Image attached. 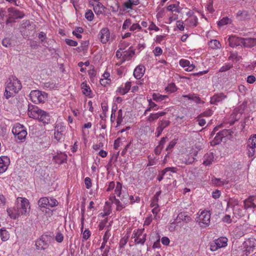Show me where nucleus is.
Wrapping results in <instances>:
<instances>
[{
	"label": "nucleus",
	"mask_w": 256,
	"mask_h": 256,
	"mask_svg": "<svg viewBox=\"0 0 256 256\" xmlns=\"http://www.w3.org/2000/svg\"><path fill=\"white\" fill-rule=\"evenodd\" d=\"M21 88L20 81L16 76H12L7 81L4 96L6 99H8L14 96Z\"/></svg>",
	"instance_id": "nucleus-1"
},
{
	"label": "nucleus",
	"mask_w": 256,
	"mask_h": 256,
	"mask_svg": "<svg viewBox=\"0 0 256 256\" xmlns=\"http://www.w3.org/2000/svg\"><path fill=\"white\" fill-rule=\"evenodd\" d=\"M38 120L44 124H48L50 122V116L47 112L33 106V119Z\"/></svg>",
	"instance_id": "nucleus-2"
},
{
	"label": "nucleus",
	"mask_w": 256,
	"mask_h": 256,
	"mask_svg": "<svg viewBox=\"0 0 256 256\" xmlns=\"http://www.w3.org/2000/svg\"><path fill=\"white\" fill-rule=\"evenodd\" d=\"M144 228H138L133 231L131 238L134 239L135 244L144 245L146 238V234L144 233Z\"/></svg>",
	"instance_id": "nucleus-3"
},
{
	"label": "nucleus",
	"mask_w": 256,
	"mask_h": 256,
	"mask_svg": "<svg viewBox=\"0 0 256 256\" xmlns=\"http://www.w3.org/2000/svg\"><path fill=\"white\" fill-rule=\"evenodd\" d=\"M16 207L21 215H25L30 212V202L26 198H18L16 200Z\"/></svg>",
	"instance_id": "nucleus-4"
},
{
	"label": "nucleus",
	"mask_w": 256,
	"mask_h": 256,
	"mask_svg": "<svg viewBox=\"0 0 256 256\" xmlns=\"http://www.w3.org/2000/svg\"><path fill=\"white\" fill-rule=\"evenodd\" d=\"M8 18L6 21V24L12 23L15 22V20L24 17V14L15 8H10L8 9Z\"/></svg>",
	"instance_id": "nucleus-5"
},
{
	"label": "nucleus",
	"mask_w": 256,
	"mask_h": 256,
	"mask_svg": "<svg viewBox=\"0 0 256 256\" xmlns=\"http://www.w3.org/2000/svg\"><path fill=\"white\" fill-rule=\"evenodd\" d=\"M256 246V241L254 238H250L245 241L243 244L242 252L246 256L252 253Z\"/></svg>",
	"instance_id": "nucleus-6"
},
{
	"label": "nucleus",
	"mask_w": 256,
	"mask_h": 256,
	"mask_svg": "<svg viewBox=\"0 0 256 256\" xmlns=\"http://www.w3.org/2000/svg\"><path fill=\"white\" fill-rule=\"evenodd\" d=\"M12 132L15 136L20 140L24 139L27 135V132L24 130V126L20 124H16L14 126L12 129Z\"/></svg>",
	"instance_id": "nucleus-7"
},
{
	"label": "nucleus",
	"mask_w": 256,
	"mask_h": 256,
	"mask_svg": "<svg viewBox=\"0 0 256 256\" xmlns=\"http://www.w3.org/2000/svg\"><path fill=\"white\" fill-rule=\"evenodd\" d=\"M58 202L55 198H48L46 197L40 198L38 202V204L40 207L46 208L56 206L58 205Z\"/></svg>",
	"instance_id": "nucleus-8"
},
{
	"label": "nucleus",
	"mask_w": 256,
	"mask_h": 256,
	"mask_svg": "<svg viewBox=\"0 0 256 256\" xmlns=\"http://www.w3.org/2000/svg\"><path fill=\"white\" fill-rule=\"evenodd\" d=\"M254 14V9L239 10L236 14V18L240 21L248 20Z\"/></svg>",
	"instance_id": "nucleus-9"
},
{
	"label": "nucleus",
	"mask_w": 256,
	"mask_h": 256,
	"mask_svg": "<svg viewBox=\"0 0 256 256\" xmlns=\"http://www.w3.org/2000/svg\"><path fill=\"white\" fill-rule=\"evenodd\" d=\"M228 239L225 237H221L215 240L210 244V250L214 252L218 248L226 247L227 246Z\"/></svg>",
	"instance_id": "nucleus-10"
},
{
	"label": "nucleus",
	"mask_w": 256,
	"mask_h": 256,
	"mask_svg": "<svg viewBox=\"0 0 256 256\" xmlns=\"http://www.w3.org/2000/svg\"><path fill=\"white\" fill-rule=\"evenodd\" d=\"M47 95L45 92L34 90H33V103L38 104L40 103H44Z\"/></svg>",
	"instance_id": "nucleus-11"
},
{
	"label": "nucleus",
	"mask_w": 256,
	"mask_h": 256,
	"mask_svg": "<svg viewBox=\"0 0 256 256\" xmlns=\"http://www.w3.org/2000/svg\"><path fill=\"white\" fill-rule=\"evenodd\" d=\"M170 124L169 120L162 119L158 120L157 124V128H156V136L159 137L162 134L164 128L168 127Z\"/></svg>",
	"instance_id": "nucleus-12"
},
{
	"label": "nucleus",
	"mask_w": 256,
	"mask_h": 256,
	"mask_svg": "<svg viewBox=\"0 0 256 256\" xmlns=\"http://www.w3.org/2000/svg\"><path fill=\"white\" fill-rule=\"evenodd\" d=\"M100 40L102 44H106L110 38V32L108 28H102L98 34Z\"/></svg>",
	"instance_id": "nucleus-13"
},
{
	"label": "nucleus",
	"mask_w": 256,
	"mask_h": 256,
	"mask_svg": "<svg viewBox=\"0 0 256 256\" xmlns=\"http://www.w3.org/2000/svg\"><path fill=\"white\" fill-rule=\"evenodd\" d=\"M227 98V96L223 92L214 94L210 98V103L212 104L218 105V103L222 102Z\"/></svg>",
	"instance_id": "nucleus-14"
},
{
	"label": "nucleus",
	"mask_w": 256,
	"mask_h": 256,
	"mask_svg": "<svg viewBox=\"0 0 256 256\" xmlns=\"http://www.w3.org/2000/svg\"><path fill=\"white\" fill-rule=\"evenodd\" d=\"M210 215L209 212L202 211L199 216L200 222L202 223L204 225V226H208L210 220Z\"/></svg>",
	"instance_id": "nucleus-15"
},
{
	"label": "nucleus",
	"mask_w": 256,
	"mask_h": 256,
	"mask_svg": "<svg viewBox=\"0 0 256 256\" xmlns=\"http://www.w3.org/2000/svg\"><path fill=\"white\" fill-rule=\"evenodd\" d=\"M166 114V112H158L156 113H151L146 118V122L150 124L154 122L160 117Z\"/></svg>",
	"instance_id": "nucleus-16"
},
{
	"label": "nucleus",
	"mask_w": 256,
	"mask_h": 256,
	"mask_svg": "<svg viewBox=\"0 0 256 256\" xmlns=\"http://www.w3.org/2000/svg\"><path fill=\"white\" fill-rule=\"evenodd\" d=\"M256 198L254 196H250L244 201V210L252 209V210L256 208L255 204Z\"/></svg>",
	"instance_id": "nucleus-17"
},
{
	"label": "nucleus",
	"mask_w": 256,
	"mask_h": 256,
	"mask_svg": "<svg viewBox=\"0 0 256 256\" xmlns=\"http://www.w3.org/2000/svg\"><path fill=\"white\" fill-rule=\"evenodd\" d=\"M48 238V235L42 236L36 242V246L38 250H46L48 246L46 242V238Z\"/></svg>",
	"instance_id": "nucleus-18"
},
{
	"label": "nucleus",
	"mask_w": 256,
	"mask_h": 256,
	"mask_svg": "<svg viewBox=\"0 0 256 256\" xmlns=\"http://www.w3.org/2000/svg\"><path fill=\"white\" fill-rule=\"evenodd\" d=\"M242 38L235 36H230L228 39L229 45L230 47L234 48L242 45Z\"/></svg>",
	"instance_id": "nucleus-19"
},
{
	"label": "nucleus",
	"mask_w": 256,
	"mask_h": 256,
	"mask_svg": "<svg viewBox=\"0 0 256 256\" xmlns=\"http://www.w3.org/2000/svg\"><path fill=\"white\" fill-rule=\"evenodd\" d=\"M230 134L229 130L224 129L218 132L214 137V140L216 144H218L222 141L223 138L227 136Z\"/></svg>",
	"instance_id": "nucleus-20"
},
{
	"label": "nucleus",
	"mask_w": 256,
	"mask_h": 256,
	"mask_svg": "<svg viewBox=\"0 0 256 256\" xmlns=\"http://www.w3.org/2000/svg\"><path fill=\"white\" fill-rule=\"evenodd\" d=\"M214 156L212 152H208L203 156L202 164L205 166L211 165L214 160Z\"/></svg>",
	"instance_id": "nucleus-21"
},
{
	"label": "nucleus",
	"mask_w": 256,
	"mask_h": 256,
	"mask_svg": "<svg viewBox=\"0 0 256 256\" xmlns=\"http://www.w3.org/2000/svg\"><path fill=\"white\" fill-rule=\"evenodd\" d=\"M145 67L142 65L136 66L134 71V76L137 80H140L144 75Z\"/></svg>",
	"instance_id": "nucleus-22"
},
{
	"label": "nucleus",
	"mask_w": 256,
	"mask_h": 256,
	"mask_svg": "<svg viewBox=\"0 0 256 256\" xmlns=\"http://www.w3.org/2000/svg\"><path fill=\"white\" fill-rule=\"evenodd\" d=\"M67 155L63 152H60L54 157V162L58 164H62L66 162Z\"/></svg>",
	"instance_id": "nucleus-23"
},
{
	"label": "nucleus",
	"mask_w": 256,
	"mask_h": 256,
	"mask_svg": "<svg viewBox=\"0 0 256 256\" xmlns=\"http://www.w3.org/2000/svg\"><path fill=\"white\" fill-rule=\"evenodd\" d=\"M242 46L244 48H252L256 46V38H243Z\"/></svg>",
	"instance_id": "nucleus-24"
},
{
	"label": "nucleus",
	"mask_w": 256,
	"mask_h": 256,
	"mask_svg": "<svg viewBox=\"0 0 256 256\" xmlns=\"http://www.w3.org/2000/svg\"><path fill=\"white\" fill-rule=\"evenodd\" d=\"M134 54V50H132V46L130 47L128 50H125L123 52V56L122 62L130 60Z\"/></svg>",
	"instance_id": "nucleus-25"
},
{
	"label": "nucleus",
	"mask_w": 256,
	"mask_h": 256,
	"mask_svg": "<svg viewBox=\"0 0 256 256\" xmlns=\"http://www.w3.org/2000/svg\"><path fill=\"white\" fill-rule=\"evenodd\" d=\"M131 88V82H127L125 84L124 86H121L118 88L117 92L122 95H124L126 94L130 90Z\"/></svg>",
	"instance_id": "nucleus-26"
},
{
	"label": "nucleus",
	"mask_w": 256,
	"mask_h": 256,
	"mask_svg": "<svg viewBox=\"0 0 256 256\" xmlns=\"http://www.w3.org/2000/svg\"><path fill=\"white\" fill-rule=\"evenodd\" d=\"M20 212L17 208L7 209V212L8 216L13 219H16L19 216L21 215V213Z\"/></svg>",
	"instance_id": "nucleus-27"
},
{
	"label": "nucleus",
	"mask_w": 256,
	"mask_h": 256,
	"mask_svg": "<svg viewBox=\"0 0 256 256\" xmlns=\"http://www.w3.org/2000/svg\"><path fill=\"white\" fill-rule=\"evenodd\" d=\"M104 6L101 3L98 2L96 5L94 6V10L96 14L98 15L104 12Z\"/></svg>",
	"instance_id": "nucleus-28"
},
{
	"label": "nucleus",
	"mask_w": 256,
	"mask_h": 256,
	"mask_svg": "<svg viewBox=\"0 0 256 256\" xmlns=\"http://www.w3.org/2000/svg\"><path fill=\"white\" fill-rule=\"evenodd\" d=\"M208 45L210 48L214 50L220 49L221 48V44L220 42L216 40H210L208 43Z\"/></svg>",
	"instance_id": "nucleus-29"
},
{
	"label": "nucleus",
	"mask_w": 256,
	"mask_h": 256,
	"mask_svg": "<svg viewBox=\"0 0 256 256\" xmlns=\"http://www.w3.org/2000/svg\"><path fill=\"white\" fill-rule=\"evenodd\" d=\"M196 160V158L191 156L190 152H189L188 154L186 155L184 158L183 162L186 164H192Z\"/></svg>",
	"instance_id": "nucleus-30"
},
{
	"label": "nucleus",
	"mask_w": 256,
	"mask_h": 256,
	"mask_svg": "<svg viewBox=\"0 0 256 256\" xmlns=\"http://www.w3.org/2000/svg\"><path fill=\"white\" fill-rule=\"evenodd\" d=\"M113 198H114V202L116 205V210L120 211L123 208H126V206H125V204H124V203H122V202L121 200H120L118 199H116V198L115 196H114L113 197Z\"/></svg>",
	"instance_id": "nucleus-31"
},
{
	"label": "nucleus",
	"mask_w": 256,
	"mask_h": 256,
	"mask_svg": "<svg viewBox=\"0 0 256 256\" xmlns=\"http://www.w3.org/2000/svg\"><path fill=\"white\" fill-rule=\"evenodd\" d=\"M0 236L2 241L5 242L10 238V234L4 228L0 230Z\"/></svg>",
	"instance_id": "nucleus-32"
},
{
	"label": "nucleus",
	"mask_w": 256,
	"mask_h": 256,
	"mask_svg": "<svg viewBox=\"0 0 256 256\" xmlns=\"http://www.w3.org/2000/svg\"><path fill=\"white\" fill-rule=\"evenodd\" d=\"M233 214L236 218H240L244 216L242 210L240 206H235L233 208Z\"/></svg>",
	"instance_id": "nucleus-33"
},
{
	"label": "nucleus",
	"mask_w": 256,
	"mask_h": 256,
	"mask_svg": "<svg viewBox=\"0 0 256 256\" xmlns=\"http://www.w3.org/2000/svg\"><path fill=\"white\" fill-rule=\"evenodd\" d=\"M81 86L83 94L86 96H90L92 92L90 86L84 82H82Z\"/></svg>",
	"instance_id": "nucleus-34"
},
{
	"label": "nucleus",
	"mask_w": 256,
	"mask_h": 256,
	"mask_svg": "<svg viewBox=\"0 0 256 256\" xmlns=\"http://www.w3.org/2000/svg\"><path fill=\"white\" fill-rule=\"evenodd\" d=\"M152 98L156 102H161L168 98V96L166 95H162L160 94H153Z\"/></svg>",
	"instance_id": "nucleus-35"
},
{
	"label": "nucleus",
	"mask_w": 256,
	"mask_h": 256,
	"mask_svg": "<svg viewBox=\"0 0 256 256\" xmlns=\"http://www.w3.org/2000/svg\"><path fill=\"white\" fill-rule=\"evenodd\" d=\"M38 38L42 45L46 46L44 44L47 42L46 34L44 32H41L38 34Z\"/></svg>",
	"instance_id": "nucleus-36"
},
{
	"label": "nucleus",
	"mask_w": 256,
	"mask_h": 256,
	"mask_svg": "<svg viewBox=\"0 0 256 256\" xmlns=\"http://www.w3.org/2000/svg\"><path fill=\"white\" fill-rule=\"evenodd\" d=\"M248 146L256 148V134L252 136L248 139Z\"/></svg>",
	"instance_id": "nucleus-37"
},
{
	"label": "nucleus",
	"mask_w": 256,
	"mask_h": 256,
	"mask_svg": "<svg viewBox=\"0 0 256 256\" xmlns=\"http://www.w3.org/2000/svg\"><path fill=\"white\" fill-rule=\"evenodd\" d=\"M212 182L214 184L217 186H224V184H228V182L226 180H221L219 178H214L212 180Z\"/></svg>",
	"instance_id": "nucleus-38"
},
{
	"label": "nucleus",
	"mask_w": 256,
	"mask_h": 256,
	"mask_svg": "<svg viewBox=\"0 0 256 256\" xmlns=\"http://www.w3.org/2000/svg\"><path fill=\"white\" fill-rule=\"evenodd\" d=\"M84 30L81 27H76L72 32V34L78 38H81L82 35L80 34L83 32Z\"/></svg>",
	"instance_id": "nucleus-39"
},
{
	"label": "nucleus",
	"mask_w": 256,
	"mask_h": 256,
	"mask_svg": "<svg viewBox=\"0 0 256 256\" xmlns=\"http://www.w3.org/2000/svg\"><path fill=\"white\" fill-rule=\"evenodd\" d=\"M186 22L189 23L190 26H196L198 24V18L196 16H194L190 18L187 19Z\"/></svg>",
	"instance_id": "nucleus-40"
},
{
	"label": "nucleus",
	"mask_w": 256,
	"mask_h": 256,
	"mask_svg": "<svg viewBox=\"0 0 256 256\" xmlns=\"http://www.w3.org/2000/svg\"><path fill=\"white\" fill-rule=\"evenodd\" d=\"M123 120L122 111L121 109L119 110L118 112L116 119L117 126H120Z\"/></svg>",
	"instance_id": "nucleus-41"
},
{
	"label": "nucleus",
	"mask_w": 256,
	"mask_h": 256,
	"mask_svg": "<svg viewBox=\"0 0 256 256\" xmlns=\"http://www.w3.org/2000/svg\"><path fill=\"white\" fill-rule=\"evenodd\" d=\"M231 22L230 20L228 17L223 18L222 20L218 21V24L220 26H222L228 24L230 23Z\"/></svg>",
	"instance_id": "nucleus-42"
},
{
	"label": "nucleus",
	"mask_w": 256,
	"mask_h": 256,
	"mask_svg": "<svg viewBox=\"0 0 256 256\" xmlns=\"http://www.w3.org/2000/svg\"><path fill=\"white\" fill-rule=\"evenodd\" d=\"M31 28V24L30 23V22L29 20H24L22 24V32H24V34L25 30L26 29V28H28L29 30V28Z\"/></svg>",
	"instance_id": "nucleus-43"
},
{
	"label": "nucleus",
	"mask_w": 256,
	"mask_h": 256,
	"mask_svg": "<svg viewBox=\"0 0 256 256\" xmlns=\"http://www.w3.org/2000/svg\"><path fill=\"white\" fill-rule=\"evenodd\" d=\"M122 188V184L120 182H116V186L114 190L115 194L118 197H120Z\"/></svg>",
	"instance_id": "nucleus-44"
},
{
	"label": "nucleus",
	"mask_w": 256,
	"mask_h": 256,
	"mask_svg": "<svg viewBox=\"0 0 256 256\" xmlns=\"http://www.w3.org/2000/svg\"><path fill=\"white\" fill-rule=\"evenodd\" d=\"M129 196L128 194H123L120 198V200L124 203V204H125L126 206H127L129 204Z\"/></svg>",
	"instance_id": "nucleus-45"
},
{
	"label": "nucleus",
	"mask_w": 256,
	"mask_h": 256,
	"mask_svg": "<svg viewBox=\"0 0 256 256\" xmlns=\"http://www.w3.org/2000/svg\"><path fill=\"white\" fill-rule=\"evenodd\" d=\"M166 90L170 92H174L177 90V88L174 83H170L166 88Z\"/></svg>",
	"instance_id": "nucleus-46"
},
{
	"label": "nucleus",
	"mask_w": 256,
	"mask_h": 256,
	"mask_svg": "<svg viewBox=\"0 0 256 256\" xmlns=\"http://www.w3.org/2000/svg\"><path fill=\"white\" fill-rule=\"evenodd\" d=\"M200 150V148H198L196 147L195 148H192L191 150H190V154H191V156L192 157L196 158L197 156L198 152Z\"/></svg>",
	"instance_id": "nucleus-47"
},
{
	"label": "nucleus",
	"mask_w": 256,
	"mask_h": 256,
	"mask_svg": "<svg viewBox=\"0 0 256 256\" xmlns=\"http://www.w3.org/2000/svg\"><path fill=\"white\" fill-rule=\"evenodd\" d=\"M54 138L58 140H60L64 138V134H62V130L59 132L58 130L54 132Z\"/></svg>",
	"instance_id": "nucleus-48"
},
{
	"label": "nucleus",
	"mask_w": 256,
	"mask_h": 256,
	"mask_svg": "<svg viewBox=\"0 0 256 256\" xmlns=\"http://www.w3.org/2000/svg\"><path fill=\"white\" fill-rule=\"evenodd\" d=\"M2 44L6 48L11 47L12 46L11 40L8 38H4L2 41Z\"/></svg>",
	"instance_id": "nucleus-49"
},
{
	"label": "nucleus",
	"mask_w": 256,
	"mask_h": 256,
	"mask_svg": "<svg viewBox=\"0 0 256 256\" xmlns=\"http://www.w3.org/2000/svg\"><path fill=\"white\" fill-rule=\"evenodd\" d=\"M178 5L176 4H170L167 7V10L170 12H180V11L178 9Z\"/></svg>",
	"instance_id": "nucleus-50"
},
{
	"label": "nucleus",
	"mask_w": 256,
	"mask_h": 256,
	"mask_svg": "<svg viewBox=\"0 0 256 256\" xmlns=\"http://www.w3.org/2000/svg\"><path fill=\"white\" fill-rule=\"evenodd\" d=\"M55 240L59 243H60L63 241L64 236L60 231L56 232Z\"/></svg>",
	"instance_id": "nucleus-51"
},
{
	"label": "nucleus",
	"mask_w": 256,
	"mask_h": 256,
	"mask_svg": "<svg viewBox=\"0 0 256 256\" xmlns=\"http://www.w3.org/2000/svg\"><path fill=\"white\" fill-rule=\"evenodd\" d=\"M132 24V20L130 19V18H128V19H126L123 24H122V29L123 30H126V28H128Z\"/></svg>",
	"instance_id": "nucleus-52"
},
{
	"label": "nucleus",
	"mask_w": 256,
	"mask_h": 256,
	"mask_svg": "<svg viewBox=\"0 0 256 256\" xmlns=\"http://www.w3.org/2000/svg\"><path fill=\"white\" fill-rule=\"evenodd\" d=\"M130 45V43L126 41L121 40L119 45L118 48L120 50H124L128 46Z\"/></svg>",
	"instance_id": "nucleus-53"
},
{
	"label": "nucleus",
	"mask_w": 256,
	"mask_h": 256,
	"mask_svg": "<svg viewBox=\"0 0 256 256\" xmlns=\"http://www.w3.org/2000/svg\"><path fill=\"white\" fill-rule=\"evenodd\" d=\"M4 161L3 158H0V174L5 172L7 169V166L4 164Z\"/></svg>",
	"instance_id": "nucleus-54"
},
{
	"label": "nucleus",
	"mask_w": 256,
	"mask_h": 256,
	"mask_svg": "<svg viewBox=\"0 0 256 256\" xmlns=\"http://www.w3.org/2000/svg\"><path fill=\"white\" fill-rule=\"evenodd\" d=\"M176 144V140H174L170 142L168 146H167L166 150V151H171L172 148Z\"/></svg>",
	"instance_id": "nucleus-55"
},
{
	"label": "nucleus",
	"mask_w": 256,
	"mask_h": 256,
	"mask_svg": "<svg viewBox=\"0 0 256 256\" xmlns=\"http://www.w3.org/2000/svg\"><path fill=\"white\" fill-rule=\"evenodd\" d=\"M192 100L195 102L197 104L204 103V102H202L200 98L196 94H192Z\"/></svg>",
	"instance_id": "nucleus-56"
},
{
	"label": "nucleus",
	"mask_w": 256,
	"mask_h": 256,
	"mask_svg": "<svg viewBox=\"0 0 256 256\" xmlns=\"http://www.w3.org/2000/svg\"><path fill=\"white\" fill-rule=\"evenodd\" d=\"M94 16V14L91 10H88L85 14L86 18L89 21L92 20Z\"/></svg>",
	"instance_id": "nucleus-57"
},
{
	"label": "nucleus",
	"mask_w": 256,
	"mask_h": 256,
	"mask_svg": "<svg viewBox=\"0 0 256 256\" xmlns=\"http://www.w3.org/2000/svg\"><path fill=\"white\" fill-rule=\"evenodd\" d=\"M228 204L232 207V208H234L235 206H238V202L236 200H231L228 203Z\"/></svg>",
	"instance_id": "nucleus-58"
},
{
	"label": "nucleus",
	"mask_w": 256,
	"mask_h": 256,
	"mask_svg": "<svg viewBox=\"0 0 256 256\" xmlns=\"http://www.w3.org/2000/svg\"><path fill=\"white\" fill-rule=\"evenodd\" d=\"M141 30L142 27L138 24H134L130 28V31H134L135 30Z\"/></svg>",
	"instance_id": "nucleus-59"
},
{
	"label": "nucleus",
	"mask_w": 256,
	"mask_h": 256,
	"mask_svg": "<svg viewBox=\"0 0 256 256\" xmlns=\"http://www.w3.org/2000/svg\"><path fill=\"white\" fill-rule=\"evenodd\" d=\"M65 42L70 46H76L78 45V42L76 41L70 39L66 38Z\"/></svg>",
	"instance_id": "nucleus-60"
},
{
	"label": "nucleus",
	"mask_w": 256,
	"mask_h": 256,
	"mask_svg": "<svg viewBox=\"0 0 256 256\" xmlns=\"http://www.w3.org/2000/svg\"><path fill=\"white\" fill-rule=\"evenodd\" d=\"M213 114V111L212 110L208 109L200 114V116L208 117L211 116Z\"/></svg>",
	"instance_id": "nucleus-61"
},
{
	"label": "nucleus",
	"mask_w": 256,
	"mask_h": 256,
	"mask_svg": "<svg viewBox=\"0 0 256 256\" xmlns=\"http://www.w3.org/2000/svg\"><path fill=\"white\" fill-rule=\"evenodd\" d=\"M84 184H86V188L87 189H90L92 186L91 179L88 177L84 179Z\"/></svg>",
	"instance_id": "nucleus-62"
},
{
	"label": "nucleus",
	"mask_w": 256,
	"mask_h": 256,
	"mask_svg": "<svg viewBox=\"0 0 256 256\" xmlns=\"http://www.w3.org/2000/svg\"><path fill=\"white\" fill-rule=\"evenodd\" d=\"M190 61L187 60L182 59L179 62L180 65L184 68H186L189 64Z\"/></svg>",
	"instance_id": "nucleus-63"
},
{
	"label": "nucleus",
	"mask_w": 256,
	"mask_h": 256,
	"mask_svg": "<svg viewBox=\"0 0 256 256\" xmlns=\"http://www.w3.org/2000/svg\"><path fill=\"white\" fill-rule=\"evenodd\" d=\"M178 218L180 219H181L182 220L186 222H188L190 220V216H184V214L182 213L178 214Z\"/></svg>",
	"instance_id": "nucleus-64"
}]
</instances>
